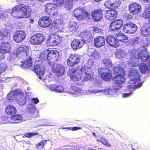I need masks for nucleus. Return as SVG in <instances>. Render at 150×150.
<instances>
[{"label": "nucleus", "instance_id": "nucleus-1", "mask_svg": "<svg viewBox=\"0 0 150 150\" xmlns=\"http://www.w3.org/2000/svg\"><path fill=\"white\" fill-rule=\"evenodd\" d=\"M129 73V77L131 80L127 83V87L130 91H132L135 88L140 87L142 83L136 84L137 82H139L140 81V76L137 69L134 67L131 68Z\"/></svg>", "mask_w": 150, "mask_h": 150}, {"label": "nucleus", "instance_id": "nucleus-2", "mask_svg": "<svg viewBox=\"0 0 150 150\" xmlns=\"http://www.w3.org/2000/svg\"><path fill=\"white\" fill-rule=\"evenodd\" d=\"M30 12L29 6L21 4L17 5L12 9L11 14L14 17L19 19L29 16Z\"/></svg>", "mask_w": 150, "mask_h": 150}, {"label": "nucleus", "instance_id": "nucleus-3", "mask_svg": "<svg viewBox=\"0 0 150 150\" xmlns=\"http://www.w3.org/2000/svg\"><path fill=\"white\" fill-rule=\"evenodd\" d=\"M45 39V37L42 34L37 33L32 36L30 39V42L32 45H40Z\"/></svg>", "mask_w": 150, "mask_h": 150}, {"label": "nucleus", "instance_id": "nucleus-4", "mask_svg": "<svg viewBox=\"0 0 150 150\" xmlns=\"http://www.w3.org/2000/svg\"><path fill=\"white\" fill-rule=\"evenodd\" d=\"M125 79L123 75H116L113 79L115 86L116 88L120 89L124 85Z\"/></svg>", "mask_w": 150, "mask_h": 150}, {"label": "nucleus", "instance_id": "nucleus-5", "mask_svg": "<svg viewBox=\"0 0 150 150\" xmlns=\"http://www.w3.org/2000/svg\"><path fill=\"white\" fill-rule=\"evenodd\" d=\"M59 52L56 50H51L50 49L49 54V65H52L53 63L58 60L59 59Z\"/></svg>", "mask_w": 150, "mask_h": 150}, {"label": "nucleus", "instance_id": "nucleus-6", "mask_svg": "<svg viewBox=\"0 0 150 150\" xmlns=\"http://www.w3.org/2000/svg\"><path fill=\"white\" fill-rule=\"evenodd\" d=\"M4 120V123H18L22 121L23 117L21 115H17L8 118L7 116H5L2 119Z\"/></svg>", "mask_w": 150, "mask_h": 150}, {"label": "nucleus", "instance_id": "nucleus-7", "mask_svg": "<svg viewBox=\"0 0 150 150\" xmlns=\"http://www.w3.org/2000/svg\"><path fill=\"white\" fill-rule=\"evenodd\" d=\"M61 38L59 36L54 34L51 35L48 39L47 44L50 46H55L59 44L61 42Z\"/></svg>", "mask_w": 150, "mask_h": 150}, {"label": "nucleus", "instance_id": "nucleus-8", "mask_svg": "<svg viewBox=\"0 0 150 150\" xmlns=\"http://www.w3.org/2000/svg\"><path fill=\"white\" fill-rule=\"evenodd\" d=\"M137 30V26L132 22H129L125 24L124 26L123 31L128 33H133Z\"/></svg>", "mask_w": 150, "mask_h": 150}, {"label": "nucleus", "instance_id": "nucleus-9", "mask_svg": "<svg viewBox=\"0 0 150 150\" xmlns=\"http://www.w3.org/2000/svg\"><path fill=\"white\" fill-rule=\"evenodd\" d=\"M52 70L53 73L57 76H60L64 74V67L60 64H55L52 65Z\"/></svg>", "mask_w": 150, "mask_h": 150}, {"label": "nucleus", "instance_id": "nucleus-10", "mask_svg": "<svg viewBox=\"0 0 150 150\" xmlns=\"http://www.w3.org/2000/svg\"><path fill=\"white\" fill-rule=\"evenodd\" d=\"M91 69L87 66H84L82 67L80 69V71L81 73V77L85 75L84 78L85 81H87L91 79L92 75L91 71Z\"/></svg>", "mask_w": 150, "mask_h": 150}, {"label": "nucleus", "instance_id": "nucleus-11", "mask_svg": "<svg viewBox=\"0 0 150 150\" xmlns=\"http://www.w3.org/2000/svg\"><path fill=\"white\" fill-rule=\"evenodd\" d=\"M74 16L80 20L86 18L88 14L83 9L76 8L74 11Z\"/></svg>", "mask_w": 150, "mask_h": 150}, {"label": "nucleus", "instance_id": "nucleus-12", "mask_svg": "<svg viewBox=\"0 0 150 150\" xmlns=\"http://www.w3.org/2000/svg\"><path fill=\"white\" fill-rule=\"evenodd\" d=\"M52 23L51 18L48 16L41 17L38 21V23L40 26L46 28L48 27Z\"/></svg>", "mask_w": 150, "mask_h": 150}, {"label": "nucleus", "instance_id": "nucleus-13", "mask_svg": "<svg viewBox=\"0 0 150 150\" xmlns=\"http://www.w3.org/2000/svg\"><path fill=\"white\" fill-rule=\"evenodd\" d=\"M28 50V47L24 45L19 47L17 51V56L19 57H22L28 56L27 52Z\"/></svg>", "mask_w": 150, "mask_h": 150}, {"label": "nucleus", "instance_id": "nucleus-14", "mask_svg": "<svg viewBox=\"0 0 150 150\" xmlns=\"http://www.w3.org/2000/svg\"><path fill=\"white\" fill-rule=\"evenodd\" d=\"M120 0H107L104 5L108 8L115 9L120 6Z\"/></svg>", "mask_w": 150, "mask_h": 150}, {"label": "nucleus", "instance_id": "nucleus-15", "mask_svg": "<svg viewBox=\"0 0 150 150\" xmlns=\"http://www.w3.org/2000/svg\"><path fill=\"white\" fill-rule=\"evenodd\" d=\"M80 59L78 55L71 54L67 60L68 65L70 66H74L79 63Z\"/></svg>", "mask_w": 150, "mask_h": 150}, {"label": "nucleus", "instance_id": "nucleus-16", "mask_svg": "<svg viewBox=\"0 0 150 150\" xmlns=\"http://www.w3.org/2000/svg\"><path fill=\"white\" fill-rule=\"evenodd\" d=\"M33 69L38 75V78L42 80L43 76L45 72V68L44 66L41 65H34Z\"/></svg>", "mask_w": 150, "mask_h": 150}, {"label": "nucleus", "instance_id": "nucleus-17", "mask_svg": "<svg viewBox=\"0 0 150 150\" xmlns=\"http://www.w3.org/2000/svg\"><path fill=\"white\" fill-rule=\"evenodd\" d=\"M26 35L23 31L15 33L13 36L14 40L17 43L21 42L25 38Z\"/></svg>", "mask_w": 150, "mask_h": 150}, {"label": "nucleus", "instance_id": "nucleus-18", "mask_svg": "<svg viewBox=\"0 0 150 150\" xmlns=\"http://www.w3.org/2000/svg\"><path fill=\"white\" fill-rule=\"evenodd\" d=\"M129 10L133 14H138L141 11V6L137 3H132L129 6Z\"/></svg>", "mask_w": 150, "mask_h": 150}, {"label": "nucleus", "instance_id": "nucleus-19", "mask_svg": "<svg viewBox=\"0 0 150 150\" xmlns=\"http://www.w3.org/2000/svg\"><path fill=\"white\" fill-rule=\"evenodd\" d=\"M122 21L117 19L113 21L110 24V29L112 31H115L119 29L122 25Z\"/></svg>", "mask_w": 150, "mask_h": 150}, {"label": "nucleus", "instance_id": "nucleus-20", "mask_svg": "<svg viewBox=\"0 0 150 150\" xmlns=\"http://www.w3.org/2000/svg\"><path fill=\"white\" fill-rule=\"evenodd\" d=\"M81 36L83 40L85 41V42H91L92 41L93 37L91 32L88 30H86L82 33Z\"/></svg>", "mask_w": 150, "mask_h": 150}, {"label": "nucleus", "instance_id": "nucleus-21", "mask_svg": "<svg viewBox=\"0 0 150 150\" xmlns=\"http://www.w3.org/2000/svg\"><path fill=\"white\" fill-rule=\"evenodd\" d=\"M18 92H20L18 93L16 97L15 98V99L18 105H23L26 102L25 97L21 90H18Z\"/></svg>", "mask_w": 150, "mask_h": 150}, {"label": "nucleus", "instance_id": "nucleus-22", "mask_svg": "<svg viewBox=\"0 0 150 150\" xmlns=\"http://www.w3.org/2000/svg\"><path fill=\"white\" fill-rule=\"evenodd\" d=\"M105 37L103 36H98L95 38L94 40L95 47H99L103 46L105 44Z\"/></svg>", "mask_w": 150, "mask_h": 150}, {"label": "nucleus", "instance_id": "nucleus-23", "mask_svg": "<svg viewBox=\"0 0 150 150\" xmlns=\"http://www.w3.org/2000/svg\"><path fill=\"white\" fill-rule=\"evenodd\" d=\"M106 40L108 44L113 47L116 48L120 45V43L117 41L116 38L112 36H108Z\"/></svg>", "mask_w": 150, "mask_h": 150}, {"label": "nucleus", "instance_id": "nucleus-24", "mask_svg": "<svg viewBox=\"0 0 150 150\" xmlns=\"http://www.w3.org/2000/svg\"><path fill=\"white\" fill-rule=\"evenodd\" d=\"M117 41L122 45H125V43L128 42V38L123 33H119L115 35Z\"/></svg>", "mask_w": 150, "mask_h": 150}, {"label": "nucleus", "instance_id": "nucleus-25", "mask_svg": "<svg viewBox=\"0 0 150 150\" xmlns=\"http://www.w3.org/2000/svg\"><path fill=\"white\" fill-rule=\"evenodd\" d=\"M11 51V45L7 42H2L0 47V52L2 54L9 53Z\"/></svg>", "mask_w": 150, "mask_h": 150}, {"label": "nucleus", "instance_id": "nucleus-26", "mask_svg": "<svg viewBox=\"0 0 150 150\" xmlns=\"http://www.w3.org/2000/svg\"><path fill=\"white\" fill-rule=\"evenodd\" d=\"M92 15L93 19L96 21H99L103 16L102 12L100 9H96L92 11Z\"/></svg>", "mask_w": 150, "mask_h": 150}, {"label": "nucleus", "instance_id": "nucleus-27", "mask_svg": "<svg viewBox=\"0 0 150 150\" xmlns=\"http://www.w3.org/2000/svg\"><path fill=\"white\" fill-rule=\"evenodd\" d=\"M119 89L116 88L115 86H112L110 88L104 90V94L105 95L111 96H116L118 94Z\"/></svg>", "mask_w": 150, "mask_h": 150}, {"label": "nucleus", "instance_id": "nucleus-28", "mask_svg": "<svg viewBox=\"0 0 150 150\" xmlns=\"http://www.w3.org/2000/svg\"><path fill=\"white\" fill-rule=\"evenodd\" d=\"M83 45L82 40L75 39L71 43V46L75 50L80 48Z\"/></svg>", "mask_w": 150, "mask_h": 150}, {"label": "nucleus", "instance_id": "nucleus-29", "mask_svg": "<svg viewBox=\"0 0 150 150\" xmlns=\"http://www.w3.org/2000/svg\"><path fill=\"white\" fill-rule=\"evenodd\" d=\"M141 35L143 36H147L150 35V25L149 24L142 27L140 29Z\"/></svg>", "mask_w": 150, "mask_h": 150}, {"label": "nucleus", "instance_id": "nucleus-30", "mask_svg": "<svg viewBox=\"0 0 150 150\" xmlns=\"http://www.w3.org/2000/svg\"><path fill=\"white\" fill-rule=\"evenodd\" d=\"M117 12L115 10H108L105 14L106 18L109 19H112L117 16Z\"/></svg>", "mask_w": 150, "mask_h": 150}, {"label": "nucleus", "instance_id": "nucleus-31", "mask_svg": "<svg viewBox=\"0 0 150 150\" xmlns=\"http://www.w3.org/2000/svg\"><path fill=\"white\" fill-rule=\"evenodd\" d=\"M50 52V49L45 50L41 53L40 57V59L42 60V61L47 60L49 64V60L48 57H49Z\"/></svg>", "mask_w": 150, "mask_h": 150}, {"label": "nucleus", "instance_id": "nucleus-32", "mask_svg": "<svg viewBox=\"0 0 150 150\" xmlns=\"http://www.w3.org/2000/svg\"><path fill=\"white\" fill-rule=\"evenodd\" d=\"M114 74L116 75H124L125 74V71L123 68L119 66H115L113 69Z\"/></svg>", "mask_w": 150, "mask_h": 150}, {"label": "nucleus", "instance_id": "nucleus-33", "mask_svg": "<svg viewBox=\"0 0 150 150\" xmlns=\"http://www.w3.org/2000/svg\"><path fill=\"white\" fill-rule=\"evenodd\" d=\"M6 112L9 115H13L17 112L15 107L13 105H8L5 109Z\"/></svg>", "mask_w": 150, "mask_h": 150}, {"label": "nucleus", "instance_id": "nucleus-34", "mask_svg": "<svg viewBox=\"0 0 150 150\" xmlns=\"http://www.w3.org/2000/svg\"><path fill=\"white\" fill-rule=\"evenodd\" d=\"M21 62L22 64L21 65V67L23 68H29L32 65V59L30 57L24 62L21 61Z\"/></svg>", "mask_w": 150, "mask_h": 150}, {"label": "nucleus", "instance_id": "nucleus-35", "mask_svg": "<svg viewBox=\"0 0 150 150\" xmlns=\"http://www.w3.org/2000/svg\"><path fill=\"white\" fill-rule=\"evenodd\" d=\"M148 64L149 66H148L143 63L139 65V67L141 72L142 73L145 74L147 73L149 71V69L150 71V65L149 64Z\"/></svg>", "mask_w": 150, "mask_h": 150}, {"label": "nucleus", "instance_id": "nucleus-36", "mask_svg": "<svg viewBox=\"0 0 150 150\" xmlns=\"http://www.w3.org/2000/svg\"><path fill=\"white\" fill-rule=\"evenodd\" d=\"M78 25L76 22L71 21L70 22L69 24V28L70 31L74 32L78 30Z\"/></svg>", "mask_w": 150, "mask_h": 150}, {"label": "nucleus", "instance_id": "nucleus-37", "mask_svg": "<svg viewBox=\"0 0 150 150\" xmlns=\"http://www.w3.org/2000/svg\"><path fill=\"white\" fill-rule=\"evenodd\" d=\"M81 73L80 71V70L78 73L76 72L74 74L70 76L71 80L74 81H79L80 80L81 78Z\"/></svg>", "mask_w": 150, "mask_h": 150}, {"label": "nucleus", "instance_id": "nucleus-38", "mask_svg": "<svg viewBox=\"0 0 150 150\" xmlns=\"http://www.w3.org/2000/svg\"><path fill=\"white\" fill-rule=\"evenodd\" d=\"M70 90L72 93L76 95H79L82 93L81 89L74 86L71 87Z\"/></svg>", "mask_w": 150, "mask_h": 150}, {"label": "nucleus", "instance_id": "nucleus-39", "mask_svg": "<svg viewBox=\"0 0 150 150\" xmlns=\"http://www.w3.org/2000/svg\"><path fill=\"white\" fill-rule=\"evenodd\" d=\"M20 92H18V90H17L15 91L10 92L8 94L7 98L9 100H14V99H15V98L17 96L18 93Z\"/></svg>", "mask_w": 150, "mask_h": 150}, {"label": "nucleus", "instance_id": "nucleus-40", "mask_svg": "<svg viewBox=\"0 0 150 150\" xmlns=\"http://www.w3.org/2000/svg\"><path fill=\"white\" fill-rule=\"evenodd\" d=\"M102 63L108 68L111 67L112 65L111 61L108 58H106L103 59Z\"/></svg>", "mask_w": 150, "mask_h": 150}, {"label": "nucleus", "instance_id": "nucleus-41", "mask_svg": "<svg viewBox=\"0 0 150 150\" xmlns=\"http://www.w3.org/2000/svg\"><path fill=\"white\" fill-rule=\"evenodd\" d=\"M73 0H64V3L66 9L70 10L72 7Z\"/></svg>", "mask_w": 150, "mask_h": 150}, {"label": "nucleus", "instance_id": "nucleus-42", "mask_svg": "<svg viewBox=\"0 0 150 150\" xmlns=\"http://www.w3.org/2000/svg\"><path fill=\"white\" fill-rule=\"evenodd\" d=\"M126 54V52L124 50L121 49H119L117 50L115 53L116 56L119 58H122L124 57Z\"/></svg>", "mask_w": 150, "mask_h": 150}, {"label": "nucleus", "instance_id": "nucleus-43", "mask_svg": "<svg viewBox=\"0 0 150 150\" xmlns=\"http://www.w3.org/2000/svg\"><path fill=\"white\" fill-rule=\"evenodd\" d=\"M146 8L144 13L142 14V16L146 19H150V6L148 7H146Z\"/></svg>", "mask_w": 150, "mask_h": 150}, {"label": "nucleus", "instance_id": "nucleus-44", "mask_svg": "<svg viewBox=\"0 0 150 150\" xmlns=\"http://www.w3.org/2000/svg\"><path fill=\"white\" fill-rule=\"evenodd\" d=\"M102 79L105 81H108L112 78V75L110 70L108 72H106L104 74L102 75L101 77Z\"/></svg>", "mask_w": 150, "mask_h": 150}, {"label": "nucleus", "instance_id": "nucleus-45", "mask_svg": "<svg viewBox=\"0 0 150 150\" xmlns=\"http://www.w3.org/2000/svg\"><path fill=\"white\" fill-rule=\"evenodd\" d=\"M57 6L55 5V4H52L51 3H47L46 5L45 6V10L46 12L50 11L51 10L57 7Z\"/></svg>", "mask_w": 150, "mask_h": 150}, {"label": "nucleus", "instance_id": "nucleus-46", "mask_svg": "<svg viewBox=\"0 0 150 150\" xmlns=\"http://www.w3.org/2000/svg\"><path fill=\"white\" fill-rule=\"evenodd\" d=\"M27 109L29 113L32 114L34 112L35 108L34 105L29 104L27 105Z\"/></svg>", "mask_w": 150, "mask_h": 150}, {"label": "nucleus", "instance_id": "nucleus-47", "mask_svg": "<svg viewBox=\"0 0 150 150\" xmlns=\"http://www.w3.org/2000/svg\"><path fill=\"white\" fill-rule=\"evenodd\" d=\"M89 91L91 93H94L95 94H99L100 93L104 94V90H102L96 88L90 89L89 90Z\"/></svg>", "mask_w": 150, "mask_h": 150}, {"label": "nucleus", "instance_id": "nucleus-48", "mask_svg": "<svg viewBox=\"0 0 150 150\" xmlns=\"http://www.w3.org/2000/svg\"><path fill=\"white\" fill-rule=\"evenodd\" d=\"M57 8V7H56L54 8H52V9L50 11H49L46 13L47 14L50 16L56 15L57 14L58 12V10Z\"/></svg>", "mask_w": 150, "mask_h": 150}, {"label": "nucleus", "instance_id": "nucleus-49", "mask_svg": "<svg viewBox=\"0 0 150 150\" xmlns=\"http://www.w3.org/2000/svg\"><path fill=\"white\" fill-rule=\"evenodd\" d=\"M109 70L107 68H100L98 70V74L101 77L102 75L104 74L106 72H108Z\"/></svg>", "mask_w": 150, "mask_h": 150}, {"label": "nucleus", "instance_id": "nucleus-50", "mask_svg": "<svg viewBox=\"0 0 150 150\" xmlns=\"http://www.w3.org/2000/svg\"><path fill=\"white\" fill-rule=\"evenodd\" d=\"M88 55L89 56H91L92 58L93 59H98L100 57V54L97 51H94L93 52L91 53H88Z\"/></svg>", "mask_w": 150, "mask_h": 150}, {"label": "nucleus", "instance_id": "nucleus-51", "mask_svg": "<svg viewBox=\"0 0 150 150\" xmlns=\"http://www.w3.org/2000/svg\"><path fill=\"white\" fill-rule=\"evenodd\" d=\"M52 80V77L51 74L46 76L43 79V81L45 84H47Z\"/></svg>", "mask_w": 150, "mask_h": 150}, {"label": "nucleus", "instance_id": "nucleus-52", "mask_svg": "<svg viewBox=\"0 0 150 150\" xmlns=\"http://www.w3.org/2000/svg\"><path fill=\"white\" fill-rule=\"evenodd\" d=\"M46 142V140H42L39 143L36 145L37 147L39 149H42Z\"/></svg>", "mask_w": 150, "mask_h": 150}, {"label": "nucleus", "instance_id": "nucleus-53", "mask_svg": "<svg viewBox=\"0 0 150 150\" xmlns=\"http://www.w3.org/2000/svg\"><path fill=\"white\" fill-rule=\"evenodd\" d=\"M55 92L57 93H63L65 92V90L62 86L60 85H56Z\"/></svg>", "mask_w": 150, "mask_h": 150}, {"label": "nucleus", "instance_id": "nucleus-54", "mask_svg": "<svg viewBox=\"0 0 150 150\" xmlns=\"http://www.w3.org/2000/svg\"><path fill=\"white\" fill-rule=\"evenodd\" d=\"M7 68V66L5 63H2L0 64V71L1 73L4 71Z\"/></svg>", "mask_w": 150, "mask_h": 150}, {"label": "nucleus", "instance_id": "nucleus-55", "mask_svg": "<svg viewBox=\"0 0 150 150\" xmlns=\"http://www.w3.org/2000/svg\"><path fill=\"white\" fill-rule=\"evenodd\" d=\"M97 141L98 142H100L102 143L108 147H109L110 146V145L107 142V141L104 139L101 138L98 139Z\"/></svg>", "mask_w": 150, "mask_h": 150}, {"label": "nucleus", "instance_id": "nucleus-56", "mask_svg": "<svg viewBox=\"0 0 150 150\" xmlns=\"http://www.w3.org/2000/svg\"><path fill=\"white\" fill-rule=\"evenodd\" d=\"M76 71V69L75 68H73L72 67L70 68L68 72V74L69 75V76H71V75L74 74V73L75 74Z\"/></svg>", "mask_w": 150, "mask_h": 150}, {"label": "nucleus", "instance_id": "nucleus-57", "mask_svg": "<svg viewBox=\"0 0 150 150\" xmlns=\"http://www.w3.org/2000/svg\"><path fill=\"white\" fill-rule=\"evenodd\" d=\"M54 1L56 3V5L59 6H61L64 4V0H54Z\"/></svg>", "mask_w": 150, "mask_h": 150}, {"label": "nucleus", "instance_id": "nucleus-58", "mask_svg": "<svg viewBox=\"0 0 150 150\" xmlns=\"http://www.w3.org/2000/svg\"><path fill=\"white\" fill-rule=\"evenodd\" d=\"M56 85H51L48 86V89L52 91L55 92Z\"/></svg>", "mask_w": 150, "mask_h": 150}, {"label": "nucleus", "instance_id": "nucleus-59", "mask_svg": "<svg viewBox=\"0 0 150 150\" xmlns=\"http://www.w3.org/2000/svg\"><path fill=\"white\" fill-rule=\"evenodd\" d=\"M93 82L96 86L97 87H100L101 85V83L100 81L95 79L93 80Z\"/></svg>", "mask_w": 150, "mask_h": 150}, {"label": "nucleus", "instance_id": "nucleus-60", "mask_svg": "<svg viewBox=\"0 0 150 150\" xmlns=\"http://www.w3.org/2000/svg\"><path fill=\"white\" fill-rule=\"evenodd\" d=\"M93 30L96 33L101 32L102 31V29L96 27H94L93 28Z\"/></svg>", "mask_w": 150, "mask_h": 150}, {"label": "nucleus", "instance_id": "nucleus-61", "mask_svg": "<svg viewBox=\"0 0 150 150\" xmlns=\"http://www.w3.org/2000/svg\"><path fill=\"white\" fill-rule=\"evenodd\" d=\"M32 103L34 104H37L39 102V100L37 98H32L31 100Z\"/></svg>", "mask_w": 150, "mask_h": 150}, {"label": "nucleus", "instance_id": "nucleus-62", "mask_svg": "<svg viewBox=\"0 0 150 150\" xmlns=\"http://www.w3.org/2000/svg\"><path fill=\"white\" fill-rule=\"evenodd\" d=\"M7 16V14L4 12L1 13L0 14V18L2 19H3L4 18H6Z\"/></svg>", "mask_w": 150, "mask_h": 150}, {"label": "nucleus", "instance_id": "nucleus-63", "mask_svg": "<svg viewBox=\"0 0 150 150\" xmlns=\"http://www.w3.org/2000/svg\"><path fill=\"white\" fill-rule=\"evenodd\" d=\"M80 128L78 127H69L67 128H64L63 129H68L69 130H72L73 131L79 129Z\"/></svg>", "mask_w": 150, "mask_h": 150}, {"label": "nucleus", "instance_id": "nucleus-64", "mask_svg": "<svg viewBox=\"0 0 150 150\" xmlns=\"http://www.w3.org/2000/svg\"><path fill=\"white\" fill-rule=\"evenodd\" d=\"M35 134L34 133H27L25 134V136L27 137H31Z\"/></svg>", "mask_w": 150, "mask_h": 150}]
</instances>
